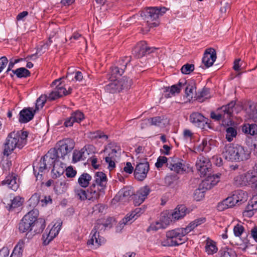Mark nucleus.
I'll use <instances>...</instances> for the list:
<instances>
[{"mask_svg": "<svg viewBox=\"0 0 257 257\" xmlns=\"http://www.w3.org/2000/svg\"><path fill=\"white\" fill-rule=\"evenodd\" d=\"M226 139L228 142H231L233 138L237 135L236 130L233 127L230 126L226 130Z\"/></svg>", "mask_w": 257, "mask_h": 257, "instance_id": "nucleus-47", "label": "nucleus"}, {"mask_svg": "<svg viewBox=\"0 0 257 257\" xmlns=\"http://www.w3.org/2000/svg\"><path fill=\"white\" fill-rule=\"evenodd\" d=\"M39 212L37 215H35L34 220V223L32 224V231L35 234H39L42 233L46 227V221L44 218H38Z\"/></svg>", "mask_w": 257, "mask_h": 257, "instance_id": "nucleus-20", "label": "nucleus"}, {"mask_svg": "<svg viewBox=\"0 0 257 257\" xmlns=\"http://www.w3.org/2000/svg\"><path fill=\"white\" fill-rule=\"evenodd\" d=\"M166 238L161 241L162 246H178L184 243L186 236H183L179 228L169 230L166 232Z\"/></svg>", "mask_w": 257, "mask_h": 257, "instance_id": "nucleus-7", "label": "nucleus"}, {"mask_svg": "<svg viewBox=\"0 0 257 257\" xmlns=\"http://www.w3.org/2000/svg\"><path fill=\"white\" fill-rule=\"evenodd\" d=\"M27 131H14L9 134L4 144V155L9 156L16 148L22 149L27 143Z\"/></svg>", "mask_w": 257, "mask_h": 257, "instance_id": "nucleus-2", "label": "nucleus"}, {"mask_svg": "<svg viewBox=\"0 0 257 257\" xmlns=\"http://www.w3.org/2000/svg\"><path fill=\"white\" fill-rule=\"evenodd\" d=\"M187 208L183 205H178L171 213V216L173 221L179 220L184 217L186 214Z\"/></svg>", "mask_w": 257, "mask_h": 257, "instance_id": "nucleus-30", "label": "nucleus"}, {"mask_svg": "<svg viewBox=\"0 0 257 257\" xmlns=\"http://www.w3.org/2000/svg\"><path fill=\"white\" fill-rule=\"evenodd\" d=\"M131 57L130 56H125L119 59L116 65L111 68V75L112 78H118L121 76L124 72L126 66L131 62Z\"/></svg>", "mask_w": 257, "mask_h": 257, "instance_id": "nucleus-12", "label": "nucleus"}, {"mask_svg": "<svg viewBox=\"0 0 257 257\" xmlns=\"http://www.w3.org/2000/svg\"><path fill=\"white\" fill-rule=\"evenodd\" d=\"M244 230V227L239 224H237L234 226L233 233L235 236L240 237Z\"/></svg>", "mask_w": 257, "mask_h": 257, "instance_id": "nucleus-56", "label": "nucleus"}, {"mask_svg": "<svg viewBox=\"0 0 257 257\" xmlns=\"http://www.w3.org/2000/svg\"><path fill=\"white\" fill-rule=\"evenodd\" d=\"M66 168L65 164L60 161H57L54 164L52 170V178L59 177L64 173Z\"/></svg>", "mask_w": 257, "mask_h": 257, "instance_id": "nucleus-29", "label": "nucleus"}, {"mask_svg": "<svg viewBox=\"0 0 257 257\" xmlns=\"http://www.w3.org/2000/svg\"><path fill=\"white\" fill-rule=\"evenodd\" d=\"M204 196V191L202 189H197L194 193V199L197 201H200Z\"/></svg>", "mask_w": 257, "mask_h": 257, "instance_id": "nucleus-59", "label": "nucleus"}, {"mask_svg": "<svg viewBox=\"0 0 257 257\" xmlns=\"http://www.w3.org/2000/svg\"><path fill=\"white\" fill-rule=\"evenodd\" d=\"M75 147L74 141L67 138L59 141L56 144L55 149L57 154L60 156V159L64 160L71 152Z\"/></svg>", "mask_w": 257, "mask_h": 257, "instance_id": "nucleus-9", "label": "nucleus"}, {"mask_svg": "<svg viewBox=\"0 0 257 257\" xmlns=\"http://www.w3.org/2000/svg\"><path fill=\"white\" fill-rule=\"evenodd\" d=\"M47 169H48V168L46 167V164H44L41 160L40 162L39 166H33L34 173L36 177H38L39 175H40L42 176V174H40V173H42L45 170Z\"/></svg>", "mask_w": 257, "mask_h": 257, "instance_id": "nucleus-50", "label": "nucleus"}, {"mask_svg": "<svg viewBox=\"0 0 257 257\" xmlns=\"http://www.w3.org/2000/svg\"><path fill=\"white\" fill-rule=\"evenodd\" d=\"M89 137L91 139H104L105 140H107L108 139L107 135H104L102 132L98 131L95 132L90 133Z\"/></svg>", "mask_w": 257, "mask_h": 257, "instance_id": "nucleus-58", "label": "nucleus"}, {"mask_svg": "<svg viewBox=\"0 0 257 257\" xmlns=\"http://www.w3.org/2000/svg\"><path fill=\"white\" fill-rule=\"evenodd\" d=\"M66 175L68 178H73L77 174V171L73 169L72 166H69L65 168Z\"/></svg>", "mask_w": 257, "mask_h": 257, "instance_id": "nucleus-62", "label": "nucleus"}, {"mask_svg": "<svg viewBox=\"0 0 257 257\" xmlns=\"http://www.w3.org/2000/svg\"><path fill=\"white\" fill-rule=\"evenodd\" d=\"M38 210L34 208L23 217L19 225V231L21 233L32 231V224L35 215H37Z\"/></svg>", "mask_w": 257, "mask_h": 257, "instance_id": "nucleus-11", "label": "nucleus"}, {"mask_svg": "<svg viewBox=\"0 0 257 257\" xmlns=\"http://www.w3.org/2000/svg\"><path fill=\"white\" fill-rule=\"evenodd\" d=\"M196 166L197 170L200 172L201 177L207 176V180L203 182L204 186L206 184H208L210 183V186L208 188L206 187L207 189H210L211 187L215 185L219 182L220 174L210 176L211 171V164L208 158L204 156H200L197 159Z\"/></svg>", "mask_w": 257, "mask_h": 257, "instance_id": "nucleus-3", "label": "nucleus"}, {"mask_svg": "<svg viewBox=\"0 0 257 257\" xmlns=\"http://www.w3.org/2000/svg\"><path fill=\"white\" fill-rule=\"evenodd\" d=\"M109 83L105 86V90L110 93H115L121 91L120 83L117 78H112Z\"/></svg>", "mask_w": 257, "mask_h": 257, "instance_id": "nucleus-27", "label": "nucleus"}, {"mask_svg": "<svg viewBox=\"0 0 257 257\" xmlns=\"http://www.w3.org/2000/svg\"><path fill=\"white\" fill-rule=\"evenodd\" d=\"M205 221H206L205 218L201 217V218L196 219L194 221L191 222L190 223H191V224L192 225V226H193V228H194V229L195 227H196L198 225L205 222Z\"/></svg>", "mask_w": 257, "mask_h": 257, "instance_id": "nucleus-64", "label": "nucleus"}, {"mask_svg": "<svg viewBox=\"0 0 257 257\" xmlns=\"http://www.w3.org/2000/svg\"><path fill=\"white\" fill-rule=\"evenodd\" d=\"M190 120L195 126L201 127L205 122V117L199 112H193L190 115Z\"/></svg>", "mask_w": 257, "mask_h": 257, "instance_id": "nucleus-31", "label": "nucleus"}, {"mask_svg": "<svg viewBox=\"0 0 257 257\" xmlns=\"http://www.w3.org/2000/svg\"><path fill=\"white\" fill-rule=\"evenodd\" d=\"M24 245V240H20L17 244L14 247L10 257H22Z\"/></svg>", "mask_w": 257, "mask_h": 257, "instance_id": "nucleus-36", "label": "nucleus"}, {"mask_svg": "<svg viewBox=\"0 0 257 257\" xmlns=\"http://www.w3.org/2000/svg\"><path fill=\"white\" fill-rule=\"evenodd\" d=\"M120 196H122V197L124 198L128 199L130 197L132 196H134V192L133 188L131 187H125L122 189L119 192Z\"/></svg>", "mask_w": 257, "mask_h": 257, "instance_id": "nucleus-45", "label": "nucleus"}, {"mask_svg": "<svg viewBox=\"0 0 257 257\" xmlns=\"http://www.w3.org/2000/svg\"><path fill=\"white\" fill-rule=\"evenodd\" d=\"M15 74L18 78H26L30 76L31 73L29 70L24 67H21L15 70H12V74L10 75L11 77Z\"/></svg>", "mask_w": 257, "mask_h": 257, "instance_id": "nucleus-37", "label": "nucleus"}, {"mask_svg": "<svg viewBox=\"0 0 257 257\" xmlns=\"http://www.w3.org/2000/svg\"><path fill=\"white\" fill-rule=\"evenodd\" d=\"M107 182V178L106 174L102 172H97L94 174L92 184H95V186L105 189Z\"/></svg>", "mask_w": 257, "mask_h": 257, "instance_id": "nucleus-24", "label": "nucleus"}, {"mask_svg": "<svg viewBox=\"0 0 257 257\" xmlns=\"http://www.w3.org/2000/svg\"><path fill=\"white\" fill-rule=\"evenodd\" d=\"M92 180L91 176L87 173H83L78 178V184L82 188H86Z\"/></svg>", "mask_w": 257, "mask_h": 257, "instance_id": "nucleus-34", "label": "nucleus"}, {"mask_svg": "<svg viewBox=\"0 0 257 257\" xmlns=\"http://www.w3.org/2000/svg\"><path fill=\"white\" fill-rule=\"evenodd\" d=\"M61 223L60 222H57L53 225L47 234V239L49 240L48 243L58 234L61 229Z\"/></svg>", "mask_w": 257, "mask_h": 257, "instance_id": "nucleus-39", "label": "nucleus"}, {"mask_svg": "<svg viewBox=\"0 0 257 257\" xmlns=\"http://www.w3.org/2000/svg\"><path fill=\"white\" fill-rule=\"evenodd\" d=\"M182 85L183 84L179 82L177 84L173 85L170 88L166 87L164 93V97L168 98L175 95L176 93H179Z\"/></svg>", "mask_w": 257, "mask_h": 257, "instance_id": "nucleus-32", "label": "nucleus"}, {"mask_svg": "<svg viewBox=\"0 0 257 257\" xmlns=\"http://www.w3.org/2000/svg\"><path fill=\"white\" fill-rule=\"evenodd\" d=\"M23 199L19 196H16L13 199H11L10 203L6 205L7 208L9 211H12L14 209L18 208L22 205Z\"/></svg>", "mask_w": 257, "mask_h": 257, "instance_id": "nucleus-35", "label": "nucleus"}, {"mask_svg": "<svg viewBox=\"0 0 257 257\" xmlns=\"http://www.w3.org/2000/svg\"><path fill=\"white\" fill-rule=\"evenodd\" d=\"M145 207L144 206L142 207L136 208L131 212L133 214V217H135L136 219L140 216L145 211Z\"/></svg>", "mask_w": 257, "mask_h": 257, "instance_id": "nucleus-60", "label": "nucleus"}, {"mask_svg": "<svg viewBox=\"0 0 257 257\" xmlns=\"http://www.w3.org/2000/svg\"><path fill=\"white\" fill-rule=\"evenodd\" d=\"M167 9L165 7L147 8L141 13V16L150 28L156 27L158 24L156 22L160 16L166 13Z\"/></svg>", "mask_w": 257, "mask_h": 257, "instance_id": "nucleus-5", "label": "nucleus"}, {"mask_svg": "<svg viewBox=\"0 0 257 257\" xmlns=\"http://www.w3.org/2000/svg\"><path fill=\"white\" fill-rule=\"evenodd\" d=\"M100 220L103 224L104 227L107 229L112 227V222L114 221V219L112 217H108L107 218L100 219Z\"/></svg>", "mask_w": 257, "mask_h": 257, "instance_id": "nucleus-55", "label": "nucleus"}, {"mask_svg": "<svg viewBox=\"0 0 257 257\" xmlns=\"http://www.w3.org/2000/svg\"><path fill=\"white\" fill-rule=\"evenodd\" d=\"M106 229L104 227L100 219L97 220L94 228L92 230L90 235L91 238L87 241V244L88 245H94L95 248L98 247L104 241V238L100 237V233L104 231Z\"/></svg>", "mask_w": 257, "mask_h": 257, "instance_id": "nucleus-8", "label": "nucleus"}, {"mask_svg": "<svg viewBox=\"0 0 257 257\" xmlns=\"http://www.w3.org/2000/svg\"><path fill=\"white\" fill-rule=\"evenodd\" d=\"M205 251L208 255H212L216 253L218 248L216 242L209 237H207L204 241Z\"/></svg>", "mask_w": 257, "mask_h": 257, "instance_id": "nucleus-33", "label": "nucleus"}, {"mask_svg": "<svg viewBox=\"0 0 257 257\" xmlns=\"http://www.w3.org/2000/svg\"><path fill=\"white\" fill-rule=\"evenodd\" d=\"M210 147L208 145L207 140H203L201 144H200L197 147V151L199 152H207L209 150Z\"/></svg>", "mask_w": 257, "mask_h": 257, "instance_id": "nucleus-57", "label": "nucleus"}, {"mask_svg": "<svg viewBox=\"0 0 257 257\" xmlns=\"http://www.w3.org/2000/svg\"><path fill=\"white\" fill-rule=\"evenodd\" d=\"M151 192V189L148 186H145L141 188L133 197L135 205H140L147 197Z\"/></svg>", "mask_w": 257, "mask_h": 257, "instance_id": "nucleus-15", "label": "nucleus"}, {"mask_svg": "<svg viewBox=\"0 0 257 257\" xmlns=\"http://www.w3.org/2000/svg\"><path fill=\"white\" fill-rule=\"evenodd\" d=\"M84 118L83 112L79 110L71 113V116L66 119L64 125L66 127L71 126L74 122L80 123Z\"/></svg>", "mask_w": 257, "mask_h": 257, "instance_id": "nucleus-19", "label": "nucleus"}, {"mask_svg": "<svg viewBox=\"0 0 257 257\" xmlns=\"http://www.w3.org/2000/svg\"><path fill=\"white\" fill-rule=\"evenodd\" d=\"M145 207L144 206L142 207L136 208L131 212L133 214V217H135L136 219L140 216L145 211Z\"/></svg>", "mask_w": 257, "mask_h": 257, "instance_id": "nucleus-61", "label": "nucleus"}, {"mask_svg": "<svg viewBox=\"0 0 257 257\" xmlns=\"http://www.w3.org/2000/svg\"><path fill=\"white\" fill-rule=\"evenodd\" d=\"M209 89L207 88H203L200 91H198L194 96L196 99L199 102H202L204 99L210 97Z\"/></svg>", "mask_w": 257, "mask_h": 257, "instance_id": "nucleus-38", "label": "nucleus"}, {"mask_svg": "<svg viewBox=\"0 0 257 257\" xmlns=\"http://www.w3.org/2000/svg\"><path fill=\"white\" fill-rule=\"evenodd\" d=\"M75 196L81 200L88 199L90 200L88 189L86 191L82 188H77L74 190Z\"/></svg>", "mask_w": 257, "mask_h": 257, "instance_id": "nucleus-41", "label": "nucleus"}, {"mask_svg": "<svg viewBox=\"0 0 257 257\" xmlns=\"http://www.w3.org/2000/svg\"><path fill=\"white\" fill-rule=\"evenodd\" d=\"M236 195H232L224 200L221 203H218L217 209L219 211L224 210L228 208L232 207L238 203Z\"/></svg>", "mask_w": 257, "mask_h": 257, "instance_id": "nucleus-22", "label": "nucleus"}, {"mask_svg": "<svg viewBox=\"0 0 257 257\" xmlns=\"http://www.w3.org/2000/svg\"><path fill=\"white\" fill-rule=\"evenodd\" d=\"M47 99H48V96H47L46 95H41L37 99L35 108L34 109L36 111L44 106Z\"/></svg>", "mask_w": 257, "mask_h": 257, "instance_id": "nucleus-48", "label": "nucleus"}, {"mask_svg": "<svg viewBox=\"0 0 257 257\" xmlns=\"http://www.w3.org/2000/svg\"><path fill=\"white\" fill-rule=\"evenodd\" d=\"M216 59V53L214 49L210 48L207 49L202 58V62L205 66L208 68L211 66Z\"/></svg>", "mask_w": 257, "mask_h": 257, "instance_id": "nucleus-16", "label": "nucleus"}, {"mask_svg": "<svg viewBox=\"0 0 257 257\" xmlns=\"http://www.w3.org/2000/svg\"><path fill=\"white\" fill-rule=\"evenodd\" d=\"M257 211V194L252 196L243 212L244 216L250 217Z\"/></svg>", "mask_w": 257, "mask_h": 257, "instance_id": "nucleus-18", "label": "nucleus"}, {"mask_svg": "<svg viewBox=\"0 0 257 257\" xmlns=\"http://www.w3.org/2000/svg\"><path fill=\"white\" fill-rule=\"evenodd\" d=\"M17 175L15 174H10L2 181V184L7 185L11 189L16 191L19 188V184L17 182Z\"/></svg>", "mask_w": 257, "mask_h": 257, "instance_id": "nucleus-26", "label": "nucleus"}, {"mask_svg": "<svg viewBox=\"0 0 257 257\" xmlns=\"http://www.w3.org/2000/svg\"><path fill=\"white\" fill-rule=\"evenodd\" d=\"M90 200H94L99 198L105 194V189L92 184L87 189Z\"/></svg>", "mask_w": 257, "mask_h": 257, "instance_id": "nucleus-21", "label": "nucleus"}, {"mask_svg": "<svg viewBox=\"0 0 257 257\" xmlns=\"http://www.w3.org/2000/svg\"><path fill=\"white\" fill-rule=\"evenodd\" d=\"M194 70V65L192 64L187 63L184 65L181 69V72L184 74H189Z\"/></svg>", "mask_w": 257, "mask_h": 257, "instance_id": "nucleus-51", "label": "nucleus"}, {"mask_svg": "<svg viewBox=\"0 0 257 257\" xmlns=\"http://www.w3.org/2000/svg\"><path fill=\"white\" fill-rule=\"evenodd\" d=\"M250 154L246 147L233 144L226 145L222 153L225 160L236 162L247 160L250 157Z\"/></svg>", "mask_w": 257, "mask_h": 257, "instance_id": "nucleus-1", "label": "nucleus"}, {"mask_svg": "<svg viewBox=\"0 0 257 257\" xmlns=\"http://www.w3.org/2000/svg\"><path fill=\"white\" fill-rule=\"evenodd\" d=\"M133 215L131 212L126 214V215L119 223L120 227H123L124 225L127 224H131L136 220V218L133 217Z\"/></svg>", "mask_w": 257, "mask_h": 257, "instance_id": "nucleus-49", "label": "nucleus"}, {"mask_svg": "<svg viewBox=\"0 0 257 257\" xmlns=\"http://www.w3.org/2000/svg\"><path fill=\"white\" fill-rule=\"evenodd\" d=\"M242 131L246 134L254 135L257 134V124H245L242 127Z\"/></svg>", "mask_w": 257, "mask_h": 257, "instance_id": "nucleus-40", "label": "nucleus"}, {"mask_svg": "<svg viewBox=\"0 0 257 257\" xmlns=\"http://www.w3.org/2000/svg\"><path fill=\"white\" fill-rule=\"evenodd\" d=\"M61 78L56 79L53 81L51 86H56L54 90H53L48 95V100L52 101L56 99L66 96L71 93L72 88L69 87L67 90L66 88L64 87L62 82H60Z\"/></svg>", "mask_w": 257, "mask_h": 257, "instance_id": "nucleus-10", "label": "nucleus"}, {"mask_svg": "<svg viewBox=\"0 0 257 257\" xmlns=\"http://www.w3.org/2000/svg\"><path fill=\"white\" fill-rule=\"evenodd\" d=\"M219 253L221 257H236L235 252L231 248L227 247L221 248Z\"/></svg>", "mask_w": 257, "mask_h": 257, "instance_id": "nucleus-44", "label": "nucleus"}, {"mask_svg": "<svg viewBox=\"0 0 257 257\" xmlns=\"http://www.w3.org/2000/svg\"><path fill=\"white\" fill-rule=\"evenodd\" d=\"M118 81L120 83V86L121 87V91L124 89L127 90L130 89L133 84L132 79L126 77H123Z\"/></svg>", "mask_w": 257, "mask_h": 257, "instance_id": "nucleus-42", "label": "nucleus"}, {"mask_svg": "<svg viewBox=\"0 0 257 257\" xmlns=\"http://www.w3.org/2000/svg\"><path fill=\"white\" fill-rule=\"evenodd\" d=\"M36 112L33 108H24L19 113V122L23 123L28 122L34 118Z\"/></svg>", "mask_w": 257, "mask_h": 257, "instance_id": "nucleus-17", "label": "nucleus"}, {"mask_svg": "<svg viewBox=\"0 0 257 257\" xmlns=\"http://www.w3.org/2000/svg\"><path fill=\"white\" fill-rule=\"evenodd\" d=\"M196 87L194 84H189L185 88V94L189 98H193Z\"/></svg>", "mask_w": 257, "mask_h": 257, "instance_id": "nucleus-52", "label": "nucleus"}, {"mask_svg": "<svg viewBox=\"0 0 257 257\" xmlns=\"http://www.w3.org/2000/svg\"><path fill=\"white\" fill-rule=\"evenodd\" d=\"M150 170L148 162L145 161L137 164L134 170V175L136 179L140 181H144L147 177Z\"/></svg>", "mask_w": 257, "mask_h": 257, "instance_id": "nucleus-14", "label": "nucleus"}, {"mask_svg": "<svg viewBox=\"0 0 257 257\" xmlns=\"http://www.w3.org/2000/svg\"><path fill=\"white\" fill-rule=\"evenodd\" d=\"M166 228V224H161V222L160 221H158L151 223L149 227L147 229V231H156L159 229H165Z\"/></svg>", "mask_w": 257, "mask_h": 257, "instance_id": "nucleus-43", "label": "nucleus"}, {"mask_svg": "<svg viewBox=\"0 0 257 257\" xmlns=\"http://www.w3.org/2000/svg\"><path fill=\"white\" fill-rule=\"evenodd\" d=\"M44 156L45 159L48 160L50 158L55 162L59 161L58 159H60V156L57 154V151L55 148L51 149Z\"/></svg>", "mask_w": 257, "mask_h": 257, "instance_id": "nucleus-46", "label": "nucleus"}, {"mask_svg": "<svg viewBox=\"0 0 257 257\" xmlns=\"http://www.w3.org/2000/svg\"><path fill=\"white\" fill-rule=\"evenodd\" d=\"M233 183L236 186L251 185V187L257 186V163L252 169L246 173L237 175L234 178Z\"/></svg>", "mask_w": 257, "mask_h": 257, "instance_id": "nucleus-4", "label": "nucleus"}, {"mask_svg": "<svg viewBox=\"0 0 257 257\" xmlns=\"http://www.w3.org/2000/svg\"><path fill=\"white\" fill-rule=\"evenodd\" d=\"M183 166L184 165L178 158H176L175 159L171 158V160H169V163H167V167L171 170L177 173H179L184 171Z\"/></svg>", "mask_w": 257, "mask_h": 257, "instance_id": "nucleus-28", "label": "nucleus"}, {"mask_svg": "<svg viewBox=\"0 0 257 257\" xmlns=\"http://www.w3.org/2000/svg\"><path fill=\"white\" fill-rule=\"evenodd\" d=\"M156 49L154 47H149L145 41H142L137 44L132 51V54L135 57L140 58L153 52Z\"/></svg>", "mask_w": 257, "mask_h": 257, "instance_id": "nucleus-13", "label": "nucleus"}, {"mask_svg": "<svg viewBox=\"0 0 257 257\" xmlns=\"http://www.w3.org/2000/svg\"><path fill=\"white\" fill-rule=\"evenodd\" d=\"M117 150L116 149L107 148L106 153L107 156L105 157V162L108 164V168L110 170L115 167L114 161L116 157Z\"/></svg>", "mask_w": 257, "mask_h": 257, "instance_id": "nucleus-25", "label": "nucleus"}, {"mask_svg": "<svg viewBox=\"0 0 257 257\" xmlns=\"http://www.w3.org/2000/svg\"><path fill=\"white\" fill-rule=\"evenodd\" d=\"M235 104V102L232 101L227 105L218 108L216 112H211L210 113L211 118L217 121L222 120L225 123H228L229 121H230L232 116Z\"/></svg>", "mask_w": 257, "mask_h": 257, "instance_id": "nucleus-6", "label": "nucleus"}, {"mask_svg": "<svg viewBox=\"0 0 257 257\" xmlns=\"http://www.w3.org/2000/svg\"><path fill=\"white\" fill-rule=\"evenodd\" d=\"M192 225L190 223L186 227L178 228L183 236H186L188 233L194 229Z\"/></svg>", "mask_w": 257, "mask_h": 257, "instance_id": "nucleus-63", "label": "nucleus"}, {"mask_svg": "<svg viewBox=\"0 0 257 257\" xmlns=\"http://www.w3.org/2000/svg\"><path fill=\"white\" fill-rule=\"evenodd\" d=\"M90 147V146H85L80 150H74L73 153V162L76 163L81 160L86 159L89 154L88 150H89Z\"/></svg>", "mask_w": 257, "mask_h": 257, "instance_id": "nucleus-23", "label": "nucleus"}, {"mask_svg": "<svg viewBox=\"0 0 257 257\" xmlns=\"http://www.w3.org/2000/svg\"><path fill=\"white\" fill-rule=\"evenodd\" d=\"M163 120V117L161 116H156L150 118L148 119V121L151 125H154L156 126H160Z\"/></svg>", "mask_w": 257, "mask_h": 257, "instance_id": "nucleus-53", "label": "nucleus"}, {"mask_svg": "<svg viewBox=\"0 0 257 257\" xmlns=\"http://www.w3.org/2000/svg\"><path fill=\"white\" fill-rule=\"evenodd\" d=\"M167 163H169V160L165 156H160L155 163V166L157 168H161L164 164H166L167 166Z\"/></svg>", "mask_w": 257, "mask_h": 257, "instance_id": "nucleus-54", "label": "nucleus"}]
</instances>
